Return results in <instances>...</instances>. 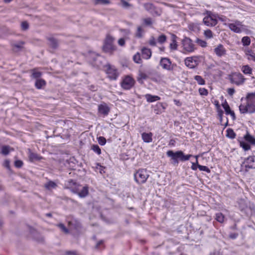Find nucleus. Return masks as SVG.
<instances>
[{"mask_svg": "<svg viewBox=\"0 0 255 255\" xmlns=\"http://www.w3.org/2000/svg\"><path fill=\"white\" fill-rule=\"evenodd\" d=\"M229 28L236 33H241L243 29V25L242 22L239 20H236L234 23L228 24Z\"/></svg>", "mask_w": 255, "mask_h": 255, "instance_id": "nucleus-12", "label": "nucleus"}, {"mask_svg": "<svg viewBox=\"0 0 255 255\" xmlns=\"http://www.w3.org/2000/svg\"><path fill=\"white\" fill-rule=\"evenodd\" d=\"M143 21L144 24L146 25H150L152 23V19L150 17L144 18Z\"/></svg>", "mask_w": 255, "mask_h": 255, "instance_id": "nucleus-53", "label": "nucleus"}, {"mask_svg": "<svg viewBox=\"0 0 255 255\" xmlns=\"http://www.w3.org/2000/svg\"><path fill=\"white\" fill-rule=\"evenodd\" d=\"M65 186L73 193H78L79 190L80 185L72 179H70L66 182Z\"/></svg>", "mask_w": 255, "mask_h": 255, "instance_id": "nucleus-14", "label": "nucleus"}, {"mask_svg": "<svg viewBox=\"0 0 255 255\" xmlns=\"http://www.w3.org/2000/svg\"><path fill=\"white\" fill-rule=\"evenodd\" d=\"M243 166L246 170L249 169H255V156H250L246 158L243 163Z\"/></svg>", "mask_w": 255, "mask_h": 255, "instance_id": "nucleus-9", "label": "nucleus"}, {"mask_svg": "<svg viewBox=\"0 0 255 255\" xmlns=\"http://www.w3.org/2000/svg\"><path fill=\"white\" fill-rule=\"evenodd\" d=\"M114 38L110 35H107L103 45V50L106 52H112L116 49L113 45Z\"/></svg>", "mask_w": 255, "mask_h": 255, "instance_id": "nucleus-5", "label": "nucleus"}, {"mask_svg": "<svg viewBox=\"0 0 255 255\" xmlns=\"http://www.w3.org/2000/svg\"><path fill=\"white\" fill-rule=\"evenodd\" d=\"M199 59L196 57H187L185 59V64L190 69H193L199 64Z\"/></svg>", "mask_w": 255, "mask_h": 255, "instance_id": "nucleus-13", "label": "nucleus"}, {"mask_svg": "<svg viewBox=\"0 0 255 255\" xmlns=\"http://www.w3.org/2000/svg\"><path fill=\"white\" fill-rule=\"evenodd\" d=\"M148 177V172L145 169H140L134 174V180L138 184L144 183Z\"/></svg>", "mask_w": 255, "mask_h": 255, "instance_id": "nucleus-2", "label": "nucleus"}, {"mask_svg": "<svg viewBox=\"0 0 255 255\" xmlns=\"http://www.w3.org/2000/svg\"><path fill=\"white\" fill-rule=\"evenodd\" d=\"M222 107L225 110L226 114L227 115H230L232 117L233 119H235V113L233 111L231 110L229 105L226 101H225L224 103L222 104Z\"/></svg>", "mask_w": 255, "mask_h": 255, "instance_id": "nucleus-18", "label": "nucleus"}, {"mask_svg": "<svg viewBox=\"0 0 255 255\" xmlns=\"http://www.w3.org/2000/svg\"><path fill=\"white\" fill-rule=\"evenodd\" d=\"M240 145L245 151L248 150L250 149V145L244 141H240Z\"/></svg>", "mask_w": 255, "mask_h": 255, "instance_id": "nucleus-36", "label": "nucleus"}, {"mask_svg": "<svg viewBox=\"0 0 255 255\" xmlns=\"http://www.w3.org/2000/svg\"><path fill=\"white\" fill-rule=\"evenodd\" d=\"M215 219L218 222L222 223L224 222L225 216L222 213H217L215 215Z\"/></svg>", "mask_w": 255, "mask_h": 255, "instance_id": "nucleus-29", "label": "nucleus"}, {"mask_svg": "<svg viewBox=\"0 0 255 255\" xmlns=\"http://www.w3.org/2000/svg\"><path fill=\"white\" fill-rule=\"evenodd\" d=\"M248 52H251V54H249L248 59L250 60H253L255 62V53H254L251 50H249Z\"/></svg>", "mask_w": 255, "mask_h": 255, "instance_id": "nucleus-50", "label": "nucleus"}, {"mask_svg": "<svg viewBox=\"0 0 255 255\" xmlns=\"http://www.w3.org/2000/svg\"><path fill=\"white\" fill-rule=\"evenodd\" d=\"M145 9L147 11H151L153 8V5L151 3H146L144 4Z\"/></svg>", "mask_w": 255, "mask_h": 255, "instance_id": "nucleus-46", "label": "nucleus"}, {"mask_svg": "<svg viewBox=\"0 0 255 255\" xmlns=\"http://www.w3.org/2000/svg\"><path fill=\"white\" fill-rule=\"evenodd\" d=\"M96 168L97 170H99L101 174L103 173H105V167L102 165H101L99 163L97 164V166Z\"/></svg>", "mask_w": 255, "mask_h": 255, "instance_id": "nucleus-52", "label": "nucleus"}, {"mask_svg": "<svg viewBox=\"0 0 255 255\" xmlns=\"http://www.w3.org/2000/svg\"><path fill=\"white\" fill-rule=\"evenodd\" d=\"M41 76V73L38 71L36 69H33L32 70V77L36 79H39V78Z\"/></svg>", "mask_w": 255, "mask_h": 255, "instance_id": "nucleus-39", "label": "nucleus"}, {"mask_svg": "<svg viewBox=\"0 0 255 255\" xmlns=\"http://www.w3.org/2000/svg\"><path fill=\"white\" fill-rule=\"evenodd\" d=\"M28 157L30 161L31 162L39 161L42 158L41 156L36 153L32 152L30 150L29 151Z\"/></svg>", "mask_w": 255, "mask_h": 255, "instance_id": "nucleus-21", "label": "nucleus"}, {"mask_svg": "<svg viewBox=\"0 0 255 255\" xmlns=\"http://www.w3.org/2000/svg\"><path fill=\"white\" fill-rule=\"evenodd\" d=\"M118 44L121 46H123L125 45V40L124 38H120L119 40H118Z\"/></svg>", "mask_w": 255, "mask_h": 255, "instance_id": "nucleus-62", "label": "nucleus"}, {"mask_svg": "<svg viewBox=\"0 0 255 255\" xmlns=\"http://www.w3.org/2000/svg\"><path fill=\"white\" fill-rule=\"evenodd\" d=\"M46 84L45 81L41 79H36L35 86L38 89H40L42 88L43 86H45Z\"/></svg>", "mask_w": 255, "mask_h": 255, "instance_id": "nucleus-23", "label": "nucleus"}, {"mask_svg": "<svg viewBox=\"0 0 255 255\" xmlns=\"http://www.w3.org/2000/svg\"><path fill=\"white\" fill-rule=\"evenodd\" d=\"M214 52L218 57H224L227 55V50L221 44H218L215 47L214 49Z\"/></svg>", "mask_w": 255, "mask_h": 255, "instance_id": "nucleus-15", "label": "nucleus"}, {"mask_svg": "<svg viewBox=\"0 0 255 255\" xmlns=\"http://www.w3.org/2000/svg\"><path fill=\"white\" fill-rule=\"evenodd\" d=\"M10 152V147L9 146H3L1 148V153L3 155H7Z\"/></svg>", "mask_w": 255, "mask_h": 255, "instance_id": "nucleus-40", "label": "nucleus"}, {"mask_svg": "<svg viewBox=\"0 0 255 255\" xmlns=\"http://www.w3.org/2000/svg\"><path fill=\"white\" fill-rule=\"evenodd\" d=\"M204 35L207 39H211L213 37V33L210 29H207L204 31Z\"/></svg>", "mask_w": 255, "mask_h": 255, "instance_id": "nucleus-34", "label": "nucleus"}, {"mask_svg": "<svg viewBox=\"0 0 255 255\" xmlns=\"http://www.w3.org/2000/svg\"><path fill=\"white\" fill-rule=\"evenodd\" d=\"M166 40V36L164 34H162V35H160L158 37V39H157L158 42L159 43H161V44H162L164 42H165Z\"/></svg>", "mask_w": 255, "mask_h": 255, "instance_id": "nucleus-45", "label": "nucleus"}, {"mask_svg": "<svg viewBox=\"0 0 255 255\" xmlns=\"http://www.w3.org/2000/svg\"><path fill=\"white\" fill-rule=\"evenodd\" d=\"M23 43H24L22 41L15 43L13 44V48H16L17 50H19L23 47ZM14 50H15V49H14Z\"/></svg>", "mask_w": 255, "mask_h": 255, "instance_id": "nucleus-51", "label": "nucleus"}, {"mask_svg": "<svg viewBox=\"0 0 255 255\" xmlns=\"http://www.w3.org/2000/svg\"><path fill=\"white\" fill-rule=\"evenodd\" d=\"M133 61L136 63L139 64L141 62L140 55L138 53H137V54H135L133 56Z\"/></svg>", "mask_w": 255, "mask_h": 255, "instance_id": "nucleus-44", "label": "nucleus"}, {"mask_svg": "<svg viewBox=\"0 0 255 255\" xmlns=\"http://www.w3.org/2000/svg\"><path fill=\"white\" fill-rule=\"evenodd\" d=\"M76 193L80 197H85L88 194V187L87 186L81 187V186L80 185L79 190L78 191V193Z\"/></svg>", "mask_w": 255, "mask_h": 255, "instance_id": "nucleus-19", "label": "nucleus"}, {"mask_svg": "<svg viewBox=\"0 0 255 255\" xmlns=\"http://www.w3.org/2000/svg\"><path fill=\"white\" fill-rule=\"evenodd\" d=\"M141 54L143 58L145 59H148L151 56V50L149 48L144 47L142 49Z\"/></svg>", "mask_w": 255, "mask_h": 255, "instance_id": "nucleus-20", "label": "nucleus"}, {"mask_svg": "<svg viewBox=\"0 0 255 255\" xmlns=\"http://www.w3.org/2000/svg\"><path fill=\"white\" fill-rule=\"evenodd\" d=\"M147 77L148 76L146 73L142 71H139L137 80L139 83H141L142 82L143 80L146 79Z\"/></svg>", "mask_w": 255, "mask_h": 255, "instance_id": "nucleus-30", "label": "nucleus"}, {"mask_svg": "<svg viewBox=\"0 0 255 255\" xmlns=\"http://www.w3.org/2000/svg\"><path fill=\"white\" fill-rule=\"evenodd\" d=\"M98 111L100 114L104 116H107L110 112V109L107 104H103L99 106Z\"/></svg>", "mask_w": 255, "mask_h": 255, "instance_id": "nucleus-16", "label": "nucleus"}, {"mask_svg": "<svg viewBox=\"0 0 255 255\" xmlns=\"http://www.w3.org/2000/svg\"><path fill=\"white\" fill-rule=\"evenodd\" d=\"M182 46L185 52H192L194 50V45L189 38H185L182 41Z\"/></svg>", "mask_w": 255, "mask_h": 255, "instance_id": "nucleus-8", "label": "nucleus"}, {"mask_svg": "<svg viewBox=\"0 0 255 255\" xmlns=\"http://www.w3.org/2000/svg\"><path fill=\"white\" fill-rule=\"evenodd\" d=\"M135 83L134 79L131 76L126 75L123 77L121 82V86L123 89L128 90L134 86Z\"/></svg>", "mask_w": 255, "mask_h": 255, "instance_id": "nucleus-3", "label": "nucleus"}, {"mask_svg": "<svg viewBox=\"0 0 255 255\" xmlns=\"http://www.w3.org/2000/svg\"><path fill=\"white\" fill-rule=\"evenodd\" d=\"M91 149L98 155H100L101 153V150L99 145L97 144L92 145L91 146Z\"/></svg>", "mask_w": 255, "mask_h": 255, "instance_id": "nucleus-38", "label": "nucleus"}, {"mask_svg": "<svg viewBox=\"0 0 255 255\" xmlns=\"http://www.w3.org/2000/svg\"><path fill=\"white\" fill-rule=\"evenodd\" d=\"M28 26V23L26 21H23L21 23V28L23 30L27 29Z\"/></svg>", "mask_w": 255, "mask_h": 255, "instance_id": "nucleus-60", "label": "nucleus"}, {"mask_svg": "<svg viewBox=\"0 0 255 255\" xmlns=\"http://www.w3.org/2000/svg\"><path fill=\"white\" fill-rule=\"evenodd\" d=\"M149 44L150 45L154 46L156 45V42L155 39L153 37H151L149 40Z\"/></svg>", "mask_w": 255, "mask_h": 255, "instance_id": "nucleus-56", "label": "nucleus"}, {"mask_svg": "<svg viewBox=\"0 0 255 255\" xmlns=\"http://www.w3.org/2000/svg\"><path fill=\"white\" fill-rule=\"evenodd\" d=\"M49 45L53 48H55L57 46V42L55 39L54 38H49Z\"/></svg>", "mask_w": 255, "mask_h": 255, "instance_id": "nucleus-37", "label": "nucleus"}, {"mask_svg": "<svg viewBox=\"0 0 255 255\" xmlns=\"http://www.w3.org/2000/svg\"><path fill=\"white\" fill-rule=\"evenodd\" d=\"M107 67L106 71L109 78L112 80H116L119 76V73L116 68L111 65H108Z\"/></svg>", "mask_w": 255, "mask_h": 255, "instance_id": "nucleus-10", "label": "nucleus"}, {"mask_svg": "<svg viewBox=\"0 0 255 255\" xmlns=\"http://www.w3.org/2000/svg\"><path fill=\"white\" fill-rule=\"evenodd\" d=\"M159 64L163 69L168 71H172L175 66L169 58L165 57L160 59Z\"/></svg>", "mask_w": 255, "mask_h": 255, "instance_id": "nucleus-7", "label": "nucleus"}, {"mask_svg": "<svg viewBox=\"0 0 255 255\" xmlns=\"http://www.w3.org/2000/svg\"><path fill=\"white\" fill-rule=\"evenodd\" d=\"M144 96L147 102L149 103L154 102L160 99V98L158 96L152 95L149 94L145 95Z\"/></svg>", "mask_w": 255, "mask_h": 255, "instance_id": "nucleus-22", "label": "nucleus"}, {"mask_svg": "<svg viewBox=\"0 0 255 255\" xmlns=\"http://www.w3.org/2000/svg\"><path fill=\"white\" fill-rule=\"evenodd\" d=\"M242 71L246 75H250L252 74L253 69L249 65H244L242 67Z\"/></svg>", "mask_w": 255, "mask_h": 255, "instance_id": "nucleus-24", "label": "nucleus"}, {"mask_svg": "<svg viewBox=\"0 0 255 255\" xmlns=\"http://www.w3.org/2000/svg\"><path fill=\"white\" fill-rule=\"evenodd\" d=\"M199 93L201 96H206L208 94V90L204 88L199 89Z\"/></svg>", "mask_w": 255, "mask_h": 255, "instance_id": "nucleus-43", "label": "nucleus"}, {"mask_svg": "<svg viewBox=\"0 0 255 255\" xmlns=\"http://www.w3.org/2000/svg\"><path fill=\"white\" fill-rule=\"evenodd\" d=\"M170 48L171 50H176L177 48L176 41L174 38L172 39V41L170 44Z\"/></svg>", "mask_w": 255, "mask_h": 255, "instance_id": "nucleus-47", "label": "nucleus"}, {"mask_svg": "<svg viewBox=\"0 0 255 255\" xmlns=\"http://www.w3.org/2000/svg\"><path fill=\"white\" fill-rule=\"evenodd\" d=\"M98 141L99 143L101 145H104L106 143V139L103 136H100L98 138Z\"/></svg>", "mask_w": 255, "mask_h": 255, "instance_id": "nucleus-48", "label": "nucleus"}, {"mask_svg": "<svg viewBox=\"0 0 255 255\" xmlns=\"http://www.w3.org/2000/svg\"><path fill=\"white\" fill-rule=\"evenodd\" d=\"M153 134L152 132H143L141 133V138L143 141L146 143H150L152 141Z\"/></svg>", "mask_w": 255, "mask_h": 255, "instance_id": "nucleus-17", "label": "nucleus"}, {"mask_svg": "<svg viewBox=\"0 0 255 255\" xmlns=\"http://www.w3.org/2000/svg\"><path fill=\"white\" fill-rule=\"evenodd\" d=\"M166 155L170 158L171 163L174 165H178L179 160L181 161H187L192 156L191 154H185L181 150H178L175 152L172 150H168L166 152Z\"/></svg>", "mask_w": 255, "mask_h": 255, "instance_id": "nucleus-1", "label": "nucleus"}, {"mask_svg": "<svg viewBox=\"0 0 255 255\" xmlns=\"http://www.w3.org/2000/svg\"><path fill=\"white\" fill-rule=\"evenodd\" d=\"M229 79L232 83L238 86L244 84L246 80L244 76L241 73L238 72L232 73L229 76Z\"/></svg>", "mask_w": 255, "mask_h": 255, "instance_id": "nucleus-4", "label": "nucleus"}, {"mask_svg": "<svg viewBox=\"0 0 255 255\" xmlns=\"http://www.w3.org/2000/svg\"><path fill=\"white\" fill-rule=\"evenodd\" d=\"M103 247V241L102 240L99 242L96 246V249L101 250Z\"/></svg>", "mask_w": 255, "mask_h": 255, "instance_id": "nucleus-61", "label": "nucleus"}, {"mask_svg": "<svg viewBox=\"0 0 255 255\" xmlns=\"http://www.w3.org/2000/svg\"><path fill=\"white\" fill-rule=\"evenodd\" d=\"M216 17L217 18V22H218V20H220L221 22H223L225 25H228L227 22L229 21L230 19L227 18L225 16L216 14Z\"/></svg>", "mask_w": 255, "mask_h": 255, "instance_id": "nucleus-25", "label": "nucleus"}, {"mask_svg": "<svg viewBox=\"0 0 255 255\" xmlns=\"http://www.w3.org/2000/svg\"><path fill=\"white\" fill-rule=\"evenodd\" d=\"M144 33V30L141 26H139L137 28V30L135 33V36L138 38L142 37Z\"/></svg>", "mask_w": 255, "mask_h": 255, "instance_id": "nucleus-26", "label": "nucleus"}, {"mask_svg": "<svg viewBox=\"0 0 255 255\" xmlns=\"http://www.w3.org/2000/svg\"><path fill=\"white\" fill-rule=\"evenodd\" d=\"M45 186L47 189L50 190L51 189L55 188L57 186V185L55 182L50 181L46 183Z\"/></svg>", "mask_w": 255, "mask_h": 255, "instance_id": "nucleus-35", "label": "nucleus"}, {"mask_svg": "<svg viewBox=\"0 0 255 255\" xmlns=\"http://www.w3.org/2000/svg\"><path fill=\"white\" fill-rule=\"evenodd\" d=\"M121 0V2H122V5H123V6L124 7L127 8L128 7H129V6H131V5L130 3H129L128 2H127L125 0Z\"/></svg>", "mask_w": 255, "mask_h": 255, "instance_id": "nucleus-59", "label": "nucleus"}, {"mask_svg": "<svg viewBox=\"0 0 255 255\" xmlns=\"http://www.w3.org/2000/svg\"><path fill=\"white\" fill-rule=\"evenodd\" d=\"M58 226L64 233H67L68 232V229L65 227V226L63 224H59L58 225Z\"/></svg>", "mask_w": 255, "mask_h": 255, "instance_id": "nucleus-57", "label": "nucleus"}, {"mask_svg": "<svg viewBox=\"0 0 255 255\" xmlns=\"http://www.w3.org/2000/svg\"><path fill=\"white\" fill-rule=\"evenodd\" d=\"M23 165V162L21 160H17L14 162V165L17 168L21 167Z\"/></svg>", "mask_w": 255, "mask_h": 255, "instance_id": "nucleus-58", "label": "nucleus"}, {"mask_svg": "<svg viewBox=\"0 0 255 255\" xmlns=\"http://www.w3.org/2000/svg\"><path fill=\"white\" fill-rule=\"evenodd\" d=\"M204 23L208 26H214L217 24L216 14H209L203 18Z\"/></svg>", "mask_w": 255, "mask_h": 255, "instance_id": "nucleus-11", "label": "nucleus"}, {"mask_svg": "<svg viewBox=\"0 0 255 255\" xmlns=\"http://www.w3.org/2000/svg\"><path fill=\"white\" fill-rule=\"evenodd\" d=\"M194 79L200 85H204L205 84V80L201 76L196 75L194 76Z\"/></svg>", "mask_w": 255, "mask_h": 255, "instance_id": "nucleus-31", "label": "nucleus"}, {"mask_svg": "<svg viewBox=\"0 0 255 255\" xmlns=\"http://www.w3.org/2000/svg\"><path fill=\"white\" fill-rule=\"evenodd\" d=\"M199 165H200L198 164V160L197 159L195 162H193L192 163L191 169L193 170H196L198 168Z\"/></svg>", "mask_w": 255, "mask_h": 255, "instance_id": "nucleus-54", "label": "nucleus"}, {"mask_svg": "<svg viewBox=\"0 0 255 255\" xmlns=\"http://www.w3.org/2000/svg\"><path fill=\"white\" fill-rule=\"evenodd\" d=\"M245 139L253 144H255V138L248 132L244 136Z\"/></svg>", "mask_w": 255, "mask_h": 255, "instance_id": "nucleus-27", "label": "nucleus"}, {"mask_svg": "<svg viewBox=\"0 0 255 255\" xmlns=\"http://www.w3.org/2000/svg\"><path fill=\"white\" fill-rule=\"evenodd\" d=\"M65 255H78L74 251H67Z\"/></svg>", "mask_w": 255, "mask_h": 255, "instance_id": "nucleus-64", "label": "nucleus"}, {"mask_svg": "<svg viewBox=\"0 0 255 255\" xmlns=\"http://www.w3.org/2000/svg\"><path fill=\"white\" fill-rule=\"evenodd\" d=\"M246 98L247 102L255 104V92L248 93Z\"/></svg>", "mask_w": 255, "mask_h": 255, "instance_id": "nucleus-28", "label": "nucleus"}, {"mask_svg": "<svg viewBox=\"0 0 255 255\" xmlns=\"http://www.w3.org/2000/svg\"><path fill=\"white\" fill-rule=\"evenodd\" d=\"M198 168L200 170V171H205L207 173H210V169L206 166H203V165H199L198 166Z\"/></svg>", "mask_w": 255, "mask_h": 255, "instance_id": "nucleus-49", "label": "nucleus"}, {"mask_svg": "<svg viewBox=\"0 0 255 255\" xmlns=\"http://www.w3.org/2000/svg\"><path fill=\"white\" fill-rule=\"evenodd\" d=\"M189 28L193 30H196V29L198 30L199 29V26L197 24L192 23L189 25Z\"/></svg>", "mask_w": 255, "mask_h": 255, "instance_id": "nucleus-55", "label": "nucleus"}, {"mask_svg": "<svg viewBox=\"0 0 255 255\" xmlns=\"http://www.w3.org/2000/svg\"><path fill=\"white\" fill-rule=\"evenodd\" d=\"M242 42L244 46H249L251 43V39L249 36H244L242 39Z\"/></svg>", "mask_w": 255, "mask_h": 255, "instance_id": "nucleus-33", "label": "nucleus"}, {"mask_svg": "<svg viewBox=\"0 0 255 255\" xmlns=\"http://www.w3.org/2000/svg\"><path fill=\"white\" fill-rule=\"evenodd\" d=\"M226 136L231 139L235 138L236 137V134L234 130L231 128H228L227 129Z\"/></svg>", "mask_w": 255, "mask_h": 255, "instance_id": "nucleus-32", "label": "nucleus"}, {"mask_svg": "<svg viewBox=\"0 0 255 255\" xmlns=\"http://www.w3.org/2000/svg\"><path fill=\"white\" fill-rule=\"evenodd\" d=\"M228 93L229 95L232 96L235 92V90L234 88H229L227 90Z\"/></svg>", "mask_w": 255, "mask_h": 255, "instance_id": "nucleus-63", "label": "nucleus"}, {"mask_svg": "<svg viewBox=\"0 0 255 255\" xmlns=\"http://www.w3.org/2000/svg\"><path fill=\"white\" fill-rule=\"evenodd\" d=\"M239 110L242 114L254 113L255 112V104L247 102L246 104H241L239 106Z\"/></svg>", "mask_w": 255, "mask_h": 255, "instance_id": "nucleus-6", "label": "nucleus"}, {"mask_svg": "<svg viewBox=\"0 0 255 255\" xmlns=\"http://www.w3.org/2000/svg\"><path fill=\"white\" fill-rule=\"evenodd\" d=\"M196 43L202 47H206L207 45L206 41L199 38L196 39Z\"/></svg>", "mask_w": 255, "mask_h": 255, "instance_id": "nucleus-41", "label": "nucleus"}, {"mask_svg": "<svg viewBox=\"0 0 255 255\" xmlns=\"http://www.w3.org/2000/svg\"><path fill=\"white\" fill-rule=\"evenodd\" d=\"M95 4H109L110 1L109 0H94Z\"/></svg>", "mask_w": 255, "mask_h": 255, "instance_id": "nucleus-42", "label": "nucleus"}]
</instances>
